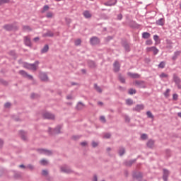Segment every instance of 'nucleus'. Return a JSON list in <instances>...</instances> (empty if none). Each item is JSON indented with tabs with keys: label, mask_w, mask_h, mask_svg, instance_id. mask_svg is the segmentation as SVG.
I'll return each instance as SVG.
<instances>
[{
	"label": "nucleus",
	"mask_w": 181,
	"mask_h": 181,
	"mask_svg": "<svg viewBox=\"0 0 181 181\" xmlns=\"http://www.w3.org/2000/svg\"><path fill=\"white\" fill-rule=\"evenodd\" d=\"M0 83H1V84H2L3 86H8V81H6L1 78H0Z\"/></svg>",
	"instance_id": "obj_48"
},
{
	"label": "nucleus",
	"mask_w": 181,
	"mask_h": 181,
	"mask_svg": "<svg viewBox=\"0 0 181 181\" xmlns=\"http://www.w3.org/2000/svg\"><path fill=\"white\" fill-rule=\"evenodd\" d=\"M159 77H160V78H167V77H169V75L163 72L160 74Z\"/></svg>",
	"instance_id": "obj_43"
},
{
	"label": "nucleus",
	"mask_w": 181,
	"mask_h": 181,
	"mask_svg": "<svg viewBox=\"0 0 181 181\" xmlns=\"http://www.w3.org/2000/svg\"><path fill=\"white\" fill-rule=\"evenodd\" d=\"M101 18L107 20V19H110V17L108 16H107V14L103 13V14H101Z\"/></svg>",
	"instance_id": "obj_54"
},
{
	"label": "nucleus",
	"mask_w": 181,
	"mask_h": 181,
	"mask_svg": "<svg viewBox=\"0 0 181 181\" xmlns=\"http://www.w3.org/2000/svg\"><path fill=\"white\" fill-rule=\"evenodd\" d=\"M8 54L10 56H12L13 57H16V52H15V50H11L8 52Z\"/></svg>",
	"instance_id": "obj_52"
},
{
	"label": "nucleus",
	"mask_w": 181,
	"mask_h": 181,
	"mask_svg": "<svg viewBox=\"0 0 181 181\" xmlns=\"http://www.w3.org/2000/svg\"><path fill=\"white\" fill-rule=\"evenodd\" d=\"M136 162V159H134V160H126L124 161V165L127 166L129 168H131V166H132V165H134V163H135Z\"/></svg>",
	"instance_id": "obj_19"
},
{
	"label": "nucleus",
	"mask_w": 181,
	"mask_h": 181,
	"mask_svg": "<svg viewBox=\"0 0 181 181\" xmlns=\"http://www.w3.org/2000/svg\"><path fill=\"white\" fill-rule=\"evenodd\" d=\"M24 44L28 46V47H32L33 45H32V41L30 40V37L28 36L24 37Z\"/></svg>",
	"instance_id": "obj_17"
},
{
	"label": "nucleus",
	"mask_w": 181,
	"mask_h": 181,
	"mask_svg": "<svg viewBox=\"0 0 181 181\" xmlns=\"http://www.w3.org/2000/svg\"><path fill=\"white\" fill-rule=\"evenodd\" d=\"M39 63H40L39 61H35L34 64L23 62V67H24V69H27V70H32L33 71H36V70H37Z\"/></svg>",
	"instance_id": "obj_3"
},
{
	"label": "nucleus",
	"mask_w": 181,
	"mask_h": 181,
	"mask_svg": "<svg viewBox=\"0 0 181 181\" xmlns=\"http://www.w3.org/2000/svg\"><path fill=\"white\" fill-rule=\"evenodd\" d=\"M39 77L41 81H44V82L49 81V76H47V74L46 73H43V72L40 73Z\"/></svg>",
	"instance_id": "obj_14"
},
{
	"label": "nucleus",
	"mask_w": 181,
	"mask_h": 181,
	"mask_svg": "<svg viewBox=\"0 0 181 181\" xmlns=\"http://www.w3.org/2000/svg\"><path fill=\"white\" fill-rule=\"evenodd\" d=\"M81 138V136H72V139H74V141H78V139H80Z\"/></svg>",
	"instance_id": "obj_58"
},
{
	"label": "nucleus",
	"mask_w": 181,
	"mask_h": 181,
	"mask_svg": "<svg viewBox=\"0 0 181 181\" xmlns=\"http://www.w3.org/2000/svg\"><path fill=\"white\" fill-rule=\"evenodd\" d=\"M166 63L165 62H161L159 64H158V68L159 69H165V66Z\"/></svg>",
	"instance_id": "obj_46"
},
{
	"label": "nucleus",
	"mask_w": 181,
	"mask_h": 181,
	"mask_svg": "<svg viewBox=\"0 0 181 181\" xmlns=\"http://www.w3.org/2000/svg\"><path fill=\"white\" fill-rule=\"evenodd\" d=\"M170 175V171L166 168L163 169V180L168 181L169 175Z\"/></svg>",
	"instance_id": "obj_12"
},
{
	"label": "nucleus",
	"mask_w": 181,
	"mask_h": 181,
	"mask_svg": "<svg viewBox=\"0 0 181 181\" xmlns=\"http://www.w3.org/2000/svg\"><path fill=\"white\" fill-rule=\"evenodd\" d=\"M9 2H11V0H0V6L5 4H9Z\"/></svg>",
	"instance_id": "obj_47"
},
{
	"label": "nucleus",
	"mask_w": 181,
	"mask_h": 181,
	"mask_svg": "<svg viewBox=\"0 0 181 181\" xmlns=\"http://www.w3.org/2000/svg\"><path fill=\"white\" fill-rule=\"evenodd\" d=\"M16 23H18V22H14L11 24H5L3 26V29L7 32H16L19 30V26H18Z\"/></svg>",
	"instance_id": "obj_2"
},
{
	"label": "nucleus",
	"mask_w": 181,
	"mask_h": 181,
	"mask_svg": "<svg viewBox=\"0 0 181 181\" xmlns=\"http://www.w3.org/2000/svg\"><path fill=\"white\" fill-rule=\"evenodd\" d=\"M53 36H54V33L50 30L43 34V37H53Z\"/></svg>",
	"instance_id": "obj_26"
},
{
	"label": "nucleus",
	"mask_w": 181,
	"mask_h": 181,
	"mask_svg": "<svg viewBox=\"0 0 181 181\" xmlns=\"http://www.w3.org/2000/svg\"><path fill=\"white\" fill-rule=\"evenodd\" d=\"M65 22L67 25H70L71 23V20L70 18H66Z\"/></svg>",
	"instance_id": "obj_63"
},
{
	"label": "nucleus",
	"mask_w": 181,
	"mask_h": 181,
	"mask_svg": "<svg viewBox=\"0 0 181 181\" xmlns=\"http://www.w3.org/2000/svg\"><path fill=\"white\" fill-rule=\"evenodd\" d=\"M40 163L42 166H47V165H49V161H47V160L42 159L40 161Z\"/></svg>",
	"instance_id": "obj_39"
},
{
	"label": "nucleus",
	"mask_w": 181,
	"mask_h": 181,
	"mask_svg": "<svg viewBox=\"0 0 181 181\" xmlns=\"http://www.w3.org/2000/svg\"><path fill=\"white\" fill-rule=\"evenodd\" d=\"M105 6H114V5H117V0H113V1H107L104 4Z\"/></svg>",
	"instance_id": "obj_28"
},
{
	"label": "nucleus",
	"mask_w": 181,
	"mask_h": 181,
	"mask_svg": "<svg viewBox=\"0 0 181 181\" xmlns=\"http://www.w3.org/2000/svg\"><path fill=\"white\" fill-rule=\"evenodd\" d=\"M87 63H88V67H90V69H95V67H97V64H95V62H94L93 60L88 59L87 61Z\"/></svg>",
	"instance_id": "obj_18"
},
{
	"label": "nucleus",
	"mask_w": 181,
	"mask_h": 181,
	"mask_svg": "<svg viewBox=\"0 0 181 181\" xmlns=\"http://www.w3.org/2000/svg\"><path fill=\"white\" fill-rule=\"evenodd\" d=\"M100 120L101 122H103V124H105V122H107V119H105V116H100Z\"/></svg>",
	"instance_id": "obj_53"
},
{
	"label": "nucleus",
	"mask_w": 181,
	"mask_h": 181,
	"mask_svg": "<svg viewBox=\"0 0 181 181\" xmlns=\"http://www.w3.org/2000/svg\"><path fill=\"white\" fill-rule=\"evenodd\" d=\"M127 105H134V100L131 98H128L126 100Z\"/></svg>",
	"instance_id": "obj_41"
},
{
	"label": "nucleus",
	"mask_w": 181,
	"mask_h": 181,
	"mask_svg": "<svg viewBox=\"0 0 181 181\" xmlns=\"http://www.w3.org/2000/svg\"><path fill=\"white\" fill-rule=\"evenodd\" d=\"M46 18H47L48 19L53 18V13L51 11L47 12L46 15Z\"/></svg>",
	"instance_id": "obj_49"
},
{
	"label": "nucleus",
	"mask_w": 181,
	"mask_h": 181,
	"mask_svg": "<svg viewBox=\"0 0 181 181\" xmlns=\"http://www.w3.org/2000/svg\"><path fill=\"white\" fill-rule=\"evenodd\" d=\"M135 86H137L139 88H146V85L144 81H136Z\"/></svg>",
	"instance_id": "obj_15"
},
{
	"label": "nucleus",
	"mask_w": 181,
	"mask_h": 181,
	"mask_svg": "<svg viewBox=\"0 0 181 181\" xmlns=\"http://www.w3.org/2000/svg\"><path fill=\"white\" fill-rule=\"evenodd\" d=\"M94 88H95V90H96V91L98 93H100V94H101V93H103V89H101V88L100 86H98V85L97 83L94 84Z\"/></svg>",
	"instance_id": "obj_36"
},
{
	"label": "nucleus",
	"mask_w": 181,
	"mask_h": 181,
	"mask_svg": "<svg viewBox=\"0 0 181 181\" xmlns=\"http://www.w3.org/2000/svg\"><path fill=\"white\" fill-rule=\"evenodd\" d=\"M121 70V64H119V62L115 61L113 64V71L114 73H118Z\"/></svg>",
	"instance_id": "obj_11"
},
{
	"label": "nucleus",
	"mask_w": 181,
	"mask_h": 181,
	"mask_svg": "<svg viewBox=\"0 0 181 181\" xmlns=\"http://www.w3.org/2000/svg\"><path fill=\"white\" fill-rule=\"evenodd\" d=\"M147 147L152 149L153 148V146L155 145V140L149 139L146 144Z\"/></svg>",
	"instance_id": "obj_25"
},
{
	"label": "nucleus",
	"mask_w": 181,
	"mask_h": 181,
	"mask_svg": "<svg viewBox=\"0 0 181 181\" xmlns=\"http://www.w3.org/2000/svg\"><path fill=\"white\" fill-rule=\"evenodd\" d=\"M43 119H52L54 120L56 116L54 114L51 113L50 112H44L42 114Z\"/></svg>",
	"instance_id": "obj_6"
},
{
	"label": "nucleus",
	"mask_w": 181,
	"mask_h": 181,
	"mask_svg": "<svg viewBox=\"0 0 181 181\" xmlns=\"http://www.w3.org/2000/svg\"><path fill=\"white\" fill-rule=\"evenodd\" d=\"M122 47H124L126 52H131V46L129 45V43H128V41H127V40L122 41Z\"/></svg>",
	"instance_id": "obj_9"
},
{
	"label": "nucleus",
	"mask_w": 181,
	"mask_h": 181,
	"mask_svg": "<svg viewBox=\"0 0 181 181\" xmlns=\"http://www.w3.org/2000/svg\"><path fill=\"white\" fill-rule=\"evenodd\" d=\"M122 18H123L122 13H119L117 15V21H122Z\"/></svg>",
	"instance_id": "obj_62"
},
{
	"label": "nucleus",
	"mask_w": 181,
	"mask_h": 181,
	"mask_svg": "<svg viewBox=\"0 0 181 181\" xmlns=\"http://www.w3.org/2000/svg\"><path fill=\"white\" fill-rule=\"evenodd\" d=\"M179 95L177 93H174L173 95V100L174 101H177V98H178Z\"/></svg>",
	"instance_id": "obj_57"
},
{
	"label": "nucleus",
	"mask_w": 181,
	"mask_h": 181,
	"mask_svg": "<svg viewBox=\"0 0 181 181\" xmlns=\"http://www.w3.org/2000/svg\"><path fill=\"white\" fill-rule=\"evenodd\" d=\"M141 138L143 141H145L146 139H148V134H141Z\"/></svg>",
	"instance_id": "obj_55"
},
{
	"label": "nucleus",
	"mask_w": 181,
	"mask_h": 181,
	"mask_svg": "<svg viewBox=\"0 0 181 181\" xmlns=\"http://www.w3.org/2000/svg\"><path fill=\"white\" fill-rule=\"evenodd\" d=\"M18 74L23 76L25 78H28V80H33V76L32 75H29L25 70H20L18 71Z\"/></svg>",
	"instance_id": "obj_8"
},
{
	"label": "nucleus",
	"mask_w": 181,
	"mask_h": 181,
	"mask_svg": "<svg viewBox=\"0 0 181 181\" xmlns=\"http://www.w3.org/2000/svg\"><path fill=\"white\" fill-rule=\"evenodd\" d=\"M13 177L14 179H21L22 177V174L21 173L14 172Z\"/></svg>",
	"instance_id": "obj_38"
},
{
	"label": "nucleus",
	"mask_w": 181,
	"mask_h": 181,
	"mask_svg": "<svg viewBox=\"0 0 181 181\" xmlns=\"http://www.w3.org/2000/svg\"><path fill=\"white\" fill-rule=\"evenodd\" d=\"M37 152L40 153V155H47V156H52L53 155V151L46 149V148H37Z\"/></svg>",
	"instance_id": "obj_5"
},
{
	"label": "nucleus",
	"mask_w": 181,
	"mask_h": 181,
	"mask_svg": "<svg viewBox=\"0 0 181 181\" xmlns=\"http://www.w3.org/2000/svg\"><path fill=\"white\" fill-rule=\"evenodd\" d=\"M152 43H153L152 40H148L146 41V46H151V45H152Z\"/></svg>",
	"instance_id": "obj_61"
},
{
	"label": "nucleus",
	"mask_w": 181,
	"mask_h": 181,
	"mask_svg": "<svg viewBox=\"0 0 181 181\" xmlns=\"http://www.w3.org/2000/svg\"><path fill=\"white\" fill-rule=\"evenodd\" d=\"M84 107H86V105H84L81 102H78L76 106V110H77L78 111H81V110H83Z\"/></svg>",
	"instance_id": "obj_24"
},
{
	"label": "nucleus",
	"mask_w": 181,
	"mask_h": 181,
	"mask_svg": "<svg viewBox=\"0 0 181 181\" xmlns=\"http://www.w3.org/2000/svg\"><path fill=\"white\" fill-rule=\"evenodd\" d=\"M144 177V174L141 172H134L132 173V181H146L142 180Z\"/></svg>",
	"instance_id": "obj_4"
},
{
	"label": "nucleus",
	"mask_w": 181,
	"mask_h": 181,
	"mask_svg": "<svg viewBox=\"0 0 181 181\" xmlns=\"http://www.w3.org/2000/svg\"><path fill=\"white\" fill-rule=\"evenodd\" d=\"M62 128H63V125L58 124L54 128L49 127L47 132L50 136H54V135H59V134H62Z\"/></svg>",
	"instance_id": "obj_1"
},
{
	"label": "nucleus",
	"mask_w": 181,
	"mask_h": 181,
	"mask_svg": "<svg viewBox=\"0 0 181 181\" xmlns=\"http://www.w3.org/2000/svg\"><path fill=\"white\" fill-rule=\"evenodd\" d=\"M30 98L32 100H35V98H40V95L37 93H31Z\"/></svg>",
	"instance_id": "obj_37"
},
{
	"label": "nucleus",
	"mask_w": 181,
	"mask_h": 181,
	"mask_svg": "<svg viewBox=\"0 0 181 181\" xmlns=\"http://www.w3.org/2000/svg\"><path fill=\"white\" fill-rule=\"evenodd\" d=\"M146 115H147L148 118H152V119L154 118V116H153V115L152 114V112H151V111H147V112H146Z\"/></svg>",
	"instance_id": "obj_45"
},
{
	"label": "nucleus",
	"mask_w": 181,
	"mask_h": 181,
	"mask_svg": "<svg viewBox=\"0 0 181 181\" xmlns=\"http://www.w3.org/2000/svg\"><path fill=\"white\" fill-rule=\"evenodd\" d=\"M118 80L122 83V84H125V83H127L125 80V77L122 76V74H118Z\"/></svg>",
	"instance_id": "obj_27"
},
{
	"label": "nucleus",
	"mask_w": 181,
	"mask_h": 181,
	"mask_svg": "<svg viewBox=\"0 0 181 181\" xmlns=\"http://www.w3.org/2000/svg\"><path fill=\"white\" fill-rule=\"evenodd\" d=\"M81 45V40L78 39L75 41V46H80Z\"/></svg>",
	"instance_id": "obj_56"
},
{
	"label": "nucleus",
	"mask_w": 181,
	"mask_h": 181,
	"mask_svg": "<svg viewBox=\"0 0 181 181\" xmlns=\"http://www.w3.org/2000/svg\"><path fill=\"white\" fill-rule=\"evenodd\" d=\"M165 42L167 45L166 49H173V45H173V42H172V40L167 39Z\"/></svg>",
	"instance_id": "obj_22"
},
{
	"label": "nucleus",
	"mask_w": 181,
	"mask_h": 181,
	"mask_svg": "<svg viewBox=\"0 0 181 181\" xmlns=\"http://www.w3.org/2000/svg\"><path fill=\"white\" fill-rule=\"evenodd\" d=\"M19 136L21 138L23 141H28V132H25L23 130H20L19 132Z\"/></svg>",
	"instance_id": "obj_13"
},
{
	"label": "nucleus",
	"mask_w": 181,
	"mask_h": 181,
	"mask_svg": "<svg viewBox=\"0 0 181 181\" xmlns=\"http://www.w3.org/2000/svg\"><path fill=\"white\" fill-rule=\"evenodd\" d=\"M83 15L84 18H86V19H90V18H91V16H93L91 15V13H90V11H83Z\"/></svg>",
	"instance_id": "obj_32"
},
{
	"label": "nucleus",
	"mask_w": 181,
	"mask_h": 181,
	"mask_svg": "<svg viewBox=\"0 0 181 181\" xmlns=\"http://www.w3.org/2000/svg\"><path fill=\"white\" fill-rule=\"evenodd\" d=\"M118 90H119V91H122L124 93V91H126L127 88L122 87L121 86H118Z\"/></svg>",
	"instance_id": "obj_60"
},
{
	"label": "nucleus",
	"mask_w": 181,
	"mask_h": 181,
	"mask_svg": "<svg viewBox=\"0 0 181 181\" xmlns=\"http://www.w3.org/2000/svg\"><path fill=\"white\" fill-rule=\"evenodd\" d=\"M92 146L93 148H97V146H98V143L95 141H92Z\"/></svg>",
	"instance_id": "obj_64"
},
{
	"label": "nucleus",
	"mask_w": 181,
	"mask_h": 181,
	"mask_svg": "<svg viewBox=\"0 0 181 181\" xmlns=\"http://www.w3.org/2000/svg\"><path fill=\"white\" fill-rule=\"evenodd\" d=\"M49 52V45H45L44 47L41 49V53H47Z\"/></svg>",
	"instance_id": "obj_34"
},
{
	"label": "nucleus",
	"mask_w": 181,
	"mask_h": 181,
	"mask_svg": "<svg viewBox=\"0 0 181 181\" xmlns=\"http://www.w3.org/2000/svg\"><path fill=\"white\" fill-rule=\"evenodd\" d=\"M49 6L48 5H45L42 8V10L41 11L42 13H45L47 11H49Z\"/></svg>",
	"instance_id": "obj_42"
},
{
	"label": "nucleus",
	"mask_w": 181,
	"mask_h": 181,
	"mask_svg": "<svg viewBox=\"0 0 181 181\" xmlns=\"http://www.w3.org/2000/svg\"><path fill=\"white\" fill-rule=\"evenodd\" d=\"M156 25L158 26H163L165 25V18H160L156 22Z\"/></svg>",
	"instance_id": "obj_30"
},
{
	"label": "nucleus",
	"mask_w": 181,
	"mask_h": 181,
	"mask_svg": "<svg viewBox=\"0 0 181 181\" xmlns=\"http://www.w3.org/2000/svg\"><path fill=\"white\" fill-rule=\"evenodd\" d=\"M145 108V106L143 104L136 105L134 107H133L132 110L136 111V112H141L142 110Z\"/></svg>",
	"instance_id": "obj_16"
},
{
	"label": "nucleus",
	"mask_w": 181,
	"mask_h": 181,
	"mask_svg": "<svg viewBox=\"0 0 181 181\" xmlns=\"http://www.w3.org/2000/svg\"><path fill=\"white\" fill-rule=\"evenodd\" d=\"M180 51H176L174 52V55L172 57V60H173V62L176 61V59H177V57H179V56H180Z\"/></svg>",
	"instance_id": "obj_31"
},
{
	"label": "nucleus",
	"mask_w": 181,
	"mask_h": 181,
	"mask_svg": "<svg viewBox=\"0 0 181 181\" xmlns=\"http://www.w3.org/2000/svg\"><path fill=\"white\" fill-rule=\"evenodd\" d=\"M104 138H105L106 139H110V138H111L110 133H105L104 135Z\"/></svg>",
	"instance_id": "obj_59"
},
{
	"label": "nucleus",
	"mask_w": 181,
	"mask_h": 181,
	"mask_svg": "<svg viewBox=\"0 0 181 181\" xmlns=\"http://www.w3.org/2000/svg\"><path fill=\"white\" fill-rule=\"evenodd\" d=\"M151 37V33L148 32H144L142 33V38L143 39H149Z\"/></svg>",
	"instance_id": "obj_35"
},
{
	"label": "nucleus",
	"mask_w": 181,
	"mask_h": 181,
	"mask_svg": "<svg viewBox=\"0 0 181 181\" xmlns=\"http://www.w3.org/2000/svg\"><path fill=\"white\" fill-rule=\"evenodd\" d=\"M153 52L154 56H156V54L159 53V49L156 48V47H154V48L153 49Z\"/></svg>",
	"instance_id": "obj_51"
},
{
	"label": "nucleus",
	"mask_w": 181,
	"mask_h": 181,
	"mask_svg": "<svg viewBox=\"0 0 181 181\" xmlns=\"http://www.w3.org/2000/svg\"><path fill=\"white\" fill-rule=\"evenodd\" d=\"M128 94H129L130 95H134V94H136V90L134 88H129L128 90Z\"/></svg>",
	"instance_id": "obj_40"
},
{
	"label": "nucleus",
	"mask_w": 181,
	"mask_h": 181,
	"mask_svg": "<svg viewBox=\"0 0 181 181\" xmlns=\"http://www.w3.org/2000/svg\"><path fill=\"white\" fill-rule=\"evenodd\" d=\"M173 81L174 83H175V84H180L181 83V79L180 78H179V76H177V74H173Z\"/></svg>",
	"instance_id": "obj_21"
},
{
	"label": "nucleus",
	"mask_w": 181,
	"mask_h": 181,
	"mask_svg": "<svg viewBox=\"0 0 181 181\" xmlns=\"http://www.w3.org/2000/svg\"><path fill=\"white\" fill-rule=\"evenodd\" d=\"M22 28L23 32H32V28L29 25H23Z\"/></svg>",
	"instance_id": "obj_33"
},
{
	"label": "nucleus",
	"mask_w": 181,
	"mask_h": 181,
	"mask_svg": "<svg viewBox=\"0 0 181 181\" xmlns=\"http://www.w3.org/2000/svg\"><path fill=\"white\" fill-rule=\"evenodd\" d=\"M127 76H129V77H131V78H139V77H141V75H139V74H134L132 72H128Z\"/></svg>",
	"instance_id": "obj_23"
},
{
	"label": "nucleus",
	"mask_w": 181,
	"mask_h": 181,
	"mask_svg": "<svg viewBox=\"0 0 181 181\" xmlns=\"http://www.w3.org/2000/svg\"><path fill=\"white\" fill-rule=\"evenodd\" d=\"M129 26L132 28V29H139V25L134 21L129 22Z\"/></svg>",
	"instance_id": "obj_20"
},
{
	"label": "nucleus",
	"mask_w": 181,
	"mask_h": 181,
	"mask_svg": "<svg viewBox=\"0 0 181 181\" xmlns=\"http://www.w3.org/2000/svg\"><path fill=\"white\" fill-rule=\"evenodd\" d=\"M118 153L119 156H124V155H125V148L122 146L119 147L118 150Z\"/></svg>",
	"instance_id": "obj_29"
},
{
	"label": "nucleus",
	"mask_w": 181,
	"mask_h": 181,
	"mask_svg": "<svg viewBox=\"0 0 181 181\" xmlns=\"http://www.w3.org/2000/svg\"><path fill=\"white\" fill-rule=\"evenodd\" d=\"M42 176H48L49 171L47 170H42L41 173Z\"/></svg>",
	"instance_id": "obj_44"
},
{
	"label": "nucleus",
	"mask_w": 181,
	"mask_h": 181,
	"mask_svg": "<svg viewBox=\"0 0 181 181\" xmlns=\"http://www.w3.org/2000/svg\"><path fill=\"white\" fill-rule=\"evenodd\" d=\"M89 43L91 45V46H98V45L101 43V40L98 38V37L93 36L90 38Z\"/></svg>",
	"instance_id": "obj_7"
},
{
	"label": "nucleus",
	"mask_w": 181,
	"mask_h": 181,
	"mask_svg": "<svg viewBox=\"0 0 181 181\" xmlns=\"http://www.w3.org/2000/svg\"><path fill=\"white\" fill-rule=\"evenodd\" d=\"M11 106H12V103L9 102H6L4 104V108H11Z\"/></svg>",
	"instance_id": "obj_50"
},
{
	"label": "nucleus",
	"mask_w": 181,
	"mask_h": 181,
	"mask_svg": "<svg viewBox=\"0 0 181 181\" xmlns=\"http://www.w3.org/2000/svg\"><path fill=\"white\" fill-rule=\"evenodd\" d=\"M60 169L61 172H63L64 173H74V171H73L70 167H68L67 165H64L61 167Z\"/></svg>",
	"instance_id": "obj_10"
}]
</instances>
